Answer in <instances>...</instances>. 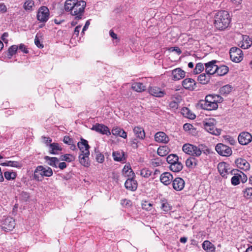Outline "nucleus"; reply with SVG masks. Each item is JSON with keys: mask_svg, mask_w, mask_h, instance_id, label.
Instances as JSON below:
<instances>
[{"mask_svg": "<svg viewBox=\"0 0 252 252\" xmlns=\"http://www.w3.org/2000/svg\"><path fill=\"white\" fill-rule=\"evenodd\" d=\"M178 160H179V158L175 154H170L166 158V161L170 165H172Z\"/></svg>", "mask_w": 252, "mask_h": 252, "instance_id": "37998d69", "label": "nucleus"}, {"mask_svg": "<svg viewBox=\"0 0 252 252\" xmlns=\"http://www.w3.org/2000/svg\"><path fill=\"white\" fill-rule=\"evenodd\" d=\"M169 50L172 52H176L178 55H180L182 53V51L178 47H171Z\"/></svg>", "mask_w": 252, "mask_h": 252, "instance_id": "69168bd1", "label": "nucleus"}, {"mask_svg": "<svg viewBox=\"0 0 252 252\" xmlns=\"http://www.w3.org/2000/svg\"><path fill=\"white\" fill-rule=\"evenodd\" d=\"M228 165L227 163L224 162L219 163L218 165V171L220 174L223 177L227 178V175H234L231 178V183L232 185L236 186V175L235 173V170L233 169L229 171V169L227 168Z\"/></svg>", "mask_w": 252, "mask_h": 252, "instance_id": "20e7f679", "label": "nucleus"}, {"mask_svg": "<svg viewBox=\"0 0 252 252\" xmlns=\"http://www.w3.org/2000/svg\"><path fill=\"white\" fill-rule=\"evenodd\" d=\"M183 87L187 90L192 91L196 88V82L191 78H186L182 81Z\"/></svg>", "mask_w": 252, "mask_h": 252, "instance_id": "4468645a", "label": "nucleus"}, {"mask_svg": "<svg viewBox=\"0 0 252 252\" xmlns=\"http://www.w3.org/2000/svg\"><path fill=\"white\" fill-rule=\"evenodd\" d=\"M228 71V68L225 65H221L219 67L217 66L216 74L219 76H223L226 74Z\"/></svg>", "mask_w": 252, "mask_h": 252, "instance_id": "4c0bfd02", "label": "nucleus"}, {"mask_svg": "<svg viewBox=\"0 0 252 252\" xmlns=\"http://www.w3.org/2000/svg\"><path fill=\"white\" fill-rule=\"evenodd\" d=\"M63 141L64 143L68 145H71L73 143V139L68 136H64Z\"/></svg>", "mask_w": 252, "mask_h": 252, "instance_id": "13d9d810", "label": "nucleus"}, {"mask_svg": "<svg viewBox=\"0 0 252 252\" xmlns=\"http://www.w3.org/2000/svg\"><path fill=\"white\" fill-rule=\"evenodd\" d=\"M204 69V65L202 63H198L196 64L195 68L193 70V73L195 74L201 73Z\"/></svg>", "mask_w": 252, "mask_h": 252, "instance_id": "a18cd8bd", "label": "nucleus"}, {"mask_svg": "<svg viewBox=\"0 0 252 252\" xmlns=\"http://www.w3.org/2000/svg\"><path fill=\"white\" fill-rule=\"evenodd\" d=\"M86 154L87 153L80 154L79 156V159L81 165L85 167H88L90 165L89 161V156L90 155Z\"/></svg>", "mask_w": 252, "mask_h": 252, "instance_id": "bb28decb", "label": "nucleus"}, {"mask_svg": "<svg viewBox=\"0 0 252 252\" xmlns=\"http://www.w3.org/2000/svg\"><path fill=\"white\" fill-rule=\"evenodd\" d=\"M131 88L137 92H142L146 90V86L140 82H135L131 85Z\"/></svg>", "mask_w": 252, "mask_h": 252, "instance_id": "c85d7f7f", "label": "nucleus"}, {"mask_svg": "<svg viewBox=\"0 0 252 252\" xmlns=\"http://www.w3.org/2000/svg\"><path fill=\"white\" fill-rule=\"evenodd\" d=\"M155 140L159 143H167L169 141V138L163 132L159 131L155 134Z\"/></svg>", "mask_w": 252, "mask_h": 252, "instance_id": "aec40b11", "label": "nucleus"}, {"mask_svg": "<svg viewBox=\"0 0 252 252\" xmlns=\"http://www.w3.org/2000/svg\"><path fill=\"white\" fill-rule=\"evenodd\" d=\"M4 176L6 179L10 180L14 179L16 177V174L15 172L6 171L4 173Z\"/></svg>", "mask_w": 252, "mask_h": 252, "instance_id": "de8ad7c7", "label": "nucleus"}, {"mask_svg": "<svg viewBox=\"0 0 252 252\" xmlns=\"http://www.w3.org/2000/svg\"><path fill=\"white\" fill-rule=\"evenodd\" d=\"M49 153L53 155H58L59 151L62 150V148L57 143H53L49 145Z\"/></svg>", "mask_w": 252, "mask_h": 252, "instance_id": "393cba45", "label": "nucleus"}, {"mask_svg": "<svg viewBox=\"0 0 252 252\" xmlns=\"http://www.w3.org/2000/svg\"><path fill=\"white\" fill-rule=\"evenodd\" d=\"M244 196L247 199H252V188H249L243 191Z\"/></svg>", "mask_w": 252, "mask_h": 252, "instance_id": "09e8293b", "label": "nucleus"}, {"mask_svg": "<svg viewBox=\"0 0 252 252\" xmlns=\"http://www.w3.org/2000/svg\"><path fill=\"white\" fill-rule=\"evenodd\" d=\"M161 208L165 211L168 212L171 209V207L166 200H162L161 202Z\"/></svg>", "mask_w": 252, "mask_h": 252, "instance_id": "49530a36", "label": "nucleus"}, {"mask_svg": "<svg viewBox=\"0 0 252 252\" xmlns=\"http://www.w3.org/2000/svg\"><path fill=\"white\" fill-rule=\"evenodd\" d=\"M152 172L147 168H144L140 171V175L144 178H148L151 175Z\"/></svg>", "mask_w": 252, "mask_h": 252, "instance_id": "864d4df0", "label": "nucleus"}, {"mask_svg": "<svg viewBox=\"0 0 252 252\" xmlns=\"http://www.w3.org/2000/svg\"><path fill=\"white\" fill-rule=\"evenodd\" d=\"M183 166L181 162L178 160V161L170 165L169 169L174 172H179L183 169Z\"/></svg>", "mask_w": 252, "mask_h": 252, "instance_id": "473e14b6", "label": "nucleus"}, {"mask_svg": "<svg viewBox=\"0 0 252 252\" xmlns=\"http://www.w3.org/2000/svg\"><path fill=\"white\" fill-rule=\"evenodd\" d=\"M95 159L99 163H102L104 161V157L103 154L100 153H97L96 154Z\"/></svg>", "mask_w": 252, "mask_h": 252, "instance_id": "4d7b16f0", "label": "nucleus"}, {"mask_svg": "<svg viewBox=\"0 0 252 252\" xmlns=\"http://www.w3.org/2000/svg\"><path fill=\"white\" fill-rule=\"evenodd\" d=\"M237 140L242 145H246L251 142L252 135L248 132H243L239 134Z\"/></svg>", "mask_w": 252, "mask_h": 252, "instance_id": "9b49d317", "label": "nucleus"}, {"mask_svg": "<svg viewBox=\"0 0 252 252\" xmlns=\"http://www.w3.org/2000/svg\"><path fill=\"white\" fill-rule=\"evenodd\" d=\"M91 129L102 134L108 136L111 134V132L108 126L103 124L97 123L93 125Z\"/></svg>", "mask_w": 252, "mask_h": 252, "instance_id": "9d476101", "label": "nucleus"}, {"mask_svg": "<svg viewBox=\"0 0 252 252\" xmlns=\"http://www.w3.org/2000/svg\"><path fill=\"white\" fill-rule=\"evenodd\" d=\"M133 131L137 138L140 139H144L145 137V133L144 129L142 127L135 126L133 128Z\"/></svg>", "mask_w": 252, "mask_h": 252, "instance_id": "a878e982", "label": "nucleus"}, {"mask_svg": "<svg viewBox=\"0 0 252 252\" xmlns=\"http://www.w3.org/2000/svg\"><path fill=\"white\" fill-rule=\"evenodd\" d=\"M53 175L52 169L48 167L42 165L38 166L34 170L33 178L38 181H42L44 177H51Z\"/></svg>", "mask_w": 252, "mask_h": 252, "instance_id": "7ed1b4c3", "label": "nucleus"}, {"mask_svg": "<svg viewBox=\"0 0 252 252\" xmlns=\"http://www.w3.org/2000/svg\"><path fill=\"white\" fill-rule=\"evenodd\" d=\"M248 181L247 175L243 172L237 169V186L241 183L244 184Z\"/></svg>", "mask_w": 252, "mask_h": 252, "instance_id": "2f4dec72", "label": "nucleus"}, {"mask_svg": "<svg viewBox=\"0 0 252 252\" xmlns=\"http://www.w3.org/2000/svg\"><path fill=\"white\" fill-rule=\"evenodd\" d=\"M18 50V46L17 45H12L11 46L8 50V56H10V58L13 55H14Z\"/></svg>", "mask_w": 252, "mask_h": 252, "instance_id": "603ef678", "label": "nucleus"}, {"mask_svg": "<svg viewBox=\"0 0 252 252\" xmlns=\"http://www.w3.org/2000/svg\"><path fill=\"white\" fill-rule=\"evenodd\" d=\"M217 61L213 60L205 63V71L207 74L212 75L216 73L217 65L216 64Z\"/></svg>", "mask_w": 252, "mask_h": 252, "instance_id": "f8f14e48", "label": "nucleus"}, {"mask_svg": "<svg viewBox=\"0 0 252 252\" xmlns=\"http://www.w3.org/2000/svg\"><path fill=\"white\" fill-rule=\"evenodd\" d=\"M33 5L34 2L32 0H26L24 7L26 10H31Z\"/></svg>", "mask_w": 252, "mask_h": 252, "instance_id": "3c124183", "label": "nucleus"}, {"mask_svg": "<svg viewBox=\"0 0 252 252\" xmlns=\"http://www.w3.org/2000/svg\"><path fill=\"white\" fill-rule=\"evenodd\" d=\"M223 98L217 94L207 95L204 100H200L198 103L200 107L204 110L211 111L218 108V103H221Z\"/></svg>", "mask_w": 252, "mask_h": 252, "instance_id": "f257e3e1", "label": "nucleus"}, {"mask_svg": "<svg viewBox=\"0 0 252 252\" xmlns=\"http://www.w3.org/2000/svg\"><path fill=\"white\" fill-rule=\"evenodd\" d=\"M182 149L185 153L193 157H198L202 154L201 149L199 147L192 144H185Z\"/></svg>", "mask_w": 252, "mask_h": 252, "instance_id": "0eeeda50", "label": "nucleus"}, {"mask_svg": "<svg viewBox=\"0 0 252 252\" xmlns=\"http://www.w3.org/2000/svg\"><path fill=\"white\" fill-rule=\"evenodd\" d=\"M112 133L115 136H119L124 139L127 138L126 132L122 128L118 126H115L112 129Z\"/></svg>", "mask_w": 252, "mask_h": 252, "instance_id": "4be33fe9", "label": "nucleus"}, {"mask_svg": "<svg viewBox=\"0 0 252 252\" xmlns=\"http://www.w3.org/2000/svg\"><path fill=\"white\" fill-rule=\"evenodd\" d=\"M142 208L146 210H150L152 207V204L148 202L145 201L142 203Z\"/></svg>", "mask_w": 252, "mask_h": 252, "instance_id": "bf43d9fd", "label": "nucleus"}, {"mask_svg": "<svg viewBox=\"0 0 252 252\" xmlns=\"http://www.w3.org/2000/svg\"><path fill=\"white\" fill-rule=\"evenodd\" d=\"M7 8L3 3H0V12L5 13L7 12Z\"/></svg>", "mask_w": 252, "mask_h": 252, "instance_id": "e2e57ef3", "label": "nucleus"}, {"mask_svg": "<svg viewBox=\"0 0 252 252\" xmlns=\"http://www.w3.org/2000/svg\"><path fill=\"white\" fill-rule=\"evenodd\" d=\"M19 50H21V51H22L24 53L27 54L29 52V51H28V49L26 48L25 45H24L23 44H21L19 45Z\"/></svg>", "mask_w": 252, "mask_h": 252, "instance_id": "774afa93", "label": "nucleus"}, {"mask_svg": "<svg viewBox=\"0 0 252 252\" xmlns=\"http://www.w3.org/2000/svg\"><path fill=\"white\" fill-rule=\"evenodd\" d=\"M237 55H239V57H237V63H239V62H240L243 60V53L241 49H238V48H237Z\"/></svg>", "mask_w": 252, "mask_h": 252, "instance_id": "680f3d73", "label": "nucleus"}, {"mask_svg": "<svg viewBox=\"0 0 252 252\" xmlns=\"http://www.w3.org/2000/svg\"><path fill=\"white\" fill-rule=\"evenodd\" d=\"M238 168L247 171L250 169V164L245 159H237V169Z\"/></svg>", "mask_w": 252, "mask_h": 252, "instance_id": "b1692460", "label": "nucleus"}, {"mask_svg": "<svg viewBox=\"0 0 252 252\" xmlns=\"http://www.w3.org/2000/svg\"><path fill=\"white\" fill-rule=\"evenodd\" d=\"M157 153L159 156H165L169 153V148L166 146H160L158 148Z\"/></svg>", "mask_w": 252, "mask_h": 252, "instance_id": "79ce46f5", "label": "nucleus"}, {"mask_svg": "<svg viewBox=\"0 0 252 252\" xmlns=\"http://www.w3.org/2000/svg\"><path fill=\"white\" fill-rule=\"evenodd\" d=\"M62 160L71 162L75 159V157L70 154H65L61 156Z\"/></svg>", "mask_w": 252, "mask_h": 252, "instance_id": "8fccbe9b", "label": "nucleus"}, {"mask_svg": "<svg viewBox=\"0 0 252 252\" xmlns=\"http://www.w3.org/2000/svg\"><path fill=\"white\" fill-rule=\"evenodd\" d=\"M7 166L14 167H19L20 168L22 166V164L18 162L15 161H7Z\"/></svg>", "mask_w": 252, "mask_h": 252, "instance_id": "6e6d98bb", "label": "nucleus"}, {"mask_svg": "<svg viewBox=\"0 0 252 252\" xmlns=\"http://www.w3.org/2000/svg\"><path fill=\"white\" fill-rule=\"evenodd\" d=\"M214 18L215 27L220 30H223L227 28L231 21L229 13L225 10L218 12Z\"/></svg>", "mask_w": 252, "mask_h": 252, "instance_id": "f03ea898", "label": "nucleus"}, {"mask_svg": "<svg viewBox=\"0 0 252 252\" xmlns=\"http://www.w3.org/2000/svg\"><path fill=\"white\" fill-rule=\"evenodd\" d=\"M125 186L126 189L131 191H134L137 188V183L136 180L133 179V177H131L126 180Z\"/></svg>", "mask_w": 252, "mask_h": 252, "instance_id": "f3484780", "label": "nucleus"}, {"mask_svg": "<svg viewBox=\"0 0 252 252\" xmlns=\"http://www.w3.org/2000/svg\"><path fill=\"white\" fill-rule=\"evenodd\" d=\"M203 249L208 252H214L215 251V247L209 241L206 240L202 243Z\"/></svg>", "mask_w": 252, "mask_h": 252, "instance_id": "cd10ccee", "label": "nucleus"}, {"mask_svg": "<svg viewBox=\"0 0 252 252\" xmlns=\"http://www.w3.org/2000/svg\"><path fill=\"white\" fill-rule=\"evenodd\" d=\"M121 204L125 206H130L131 201L129 200L125 199L121 200Z\"/></svg>", "mask_w": 252, "mask_h": 252, "instance_id": "0e129e2a", "label": "nucleus"}, {"mask_svg": "<svg viewBox=\"0 0 252 252\" xmlns=\"http://www.w3.org/2000/svg\"><path fill=\"white\" fill-rule=\"evenodd\" d=\"M232 90V88L229 85H225L220 88L219 91L221 95H227L229 94Z\"/></svg>", "mask_w": 252, "mask_h": 252, "instance_id": "a19ab883", "label": "nucleus"}, {"mask_svg": "<svg viewBox=\"0 0 252 252\" xmlns=\"http://www.w3.org/2000/svg\"><path fill=\"white\" fill-rule=\"evenodd\" d=\"M49 10L46 6L41 7L38 11L37 18L41 22H46L49 19Z\"/></svg>", "mask_w": 252, "mask_h": 252, "instance_id": "1a4fd4ad", "label": "nucleus"}, {"mask_svg": "<svg viewBox=\"0 0 252 252\" xmlns=\"http://www.w3.org/2000/svg\"><path fill=\"white\" fill-rule=\"evenodd\" d=\"M230 58L231 60L236 63V47H232L229 51Z\"/></svg>", "mask_w": 252, "mask_h": 252, "instance_id": "c03bdc74", "label": "nucleus"}, {"mask_svg": "<svg viewBox=\"0 0 252 252\" xmlns=\"http://www.w3.org/2000/svg\"><path fill=\"white\" fill-rule=\"evenodd\" d=\"M172 74L174 80H179L185 76V72L180 68L174 69L172 71Z\"/></svg>", "mask_w": 252, "mask_h": 252, "instance_id": "5701e85b", "label": "nucleus"}, {"mask_svg": "<svg viewBox=\"0 0 252 252\" xmlns=\"http://www.w3.org/2000/svg\"><path fill=\"white\" fill-rule=\"evenodd\" d=\"M204 129L208 132L215 135L220 134L221 130L215 126V121L214 119H209L203 122Z\"/></svg>", "mask_w": 252, "mask_h": 252, "instance_id": "423d86ee", "label": "nucleus"}, {"mask_svg": "<svg viewBox=\"0 0 252 252\" xmlns=\"http://www.w3.org/2000/svg\"><path fill=\"white\" fill-rule=\"evenodd\" d=\"M182 100L181 96L178 95L174 99L169 103V107L173 109H177L179 107V103Z\"/></svg>", "mask_w": 252, "mask_h": 252, "instance_id": "f704fd0d", "label": "nucleus"}, {"mask_svg": "<svg viewBox=\"0 0 252 252\" xmlns=\"http://www.w3.org/2000/svg\"><path fill=\"white\" fill-rule=\"evenodd\" d=\"M223 138L226 143L231 145H234L235 143L234 139L230 135H225L223 136Z\"/></svg>", "mask_w": 252, "mask_h": 252, "instance_id": "5fc2aeb1", "label": "nucleus"}, {"mask_svg": "<svg viewBox=\"0 0 252 252\" xmlns=\"http://www.w3.org/2000/svg\"><path fill=\"white\" fill-rule=\"evenodd\" d=\"M181 113L184 117L191 120L194 119L196 117L195 114L187 107H184L182 109Z\"/></svg>", "mask_w": 252, "mask_h": 252, "instance_id": "c756f323", "label": "nucleus"}, {"mask_svg": "<svg viewBox=\"0 0 252 252\" xmlns=\"http://www.w3.org/2000/svg\"><path fill=\"white\" fill-rule=\"evenodd\" d=\"M44 159L47 162V164L52 167H57V164L59 162V159L56 157H50L49 156H45Z\"/></svg>", "mask_w": 252, "mask_h": 252, "instance_id": "7c9ffc66", "label": "nucleus"}, {"mask_svg": "<svg viewBox=\"0 0 252 252\" xmlns=\"http://www.w3.org/2000/svg\"><path fill=\"white\" fill-rule=\"evenodd\" d=\"M34 43L37 47L39 48H43V45L40 43L39 38L38 37V34H37L35 36L34 39Z\"/></svg>", "mask_w": 252, "mask_h": 252, "instance_id": "052dcab7", "label": "nucleus"}, {"mask_svg": "<svg viewBox=\"0 0 252 252\" xmlns=\"http://www.w3.org/2000/svg\"><path fill=\"white\" fill-rule=\"evenodd\" d=\"M215 150L220 155L224 157L230 156L232 153L230 147L222 143L217 144Z\"/></svg>", "mask_w": 252, "mask_h": 252, "instance_id": "6e6552de", "label": "nucleus"}, {"mask_svg": "<svg viewBox=\"0 0 252 252\" xmlns=\"http://www.w3.org/2000/svg\"><path fill=\"white\" fill-rule=\"evenodd\" d=\"M123 173L125 176L129 178L133 177L134 173L131 168L127 165H125L123 169Z\"/></svg>", "mask_w": 252, "mask_h": 252, "instance_id": "58836bf2", "label": "nucleus"}, {"mask_svg": "<svg viewBox=\"0 0 252 252\" xmlns=\"http://www.w3.org/2000/svg\"><path fill=\"white\" fill-rule=\"evenodd\" d=\"M77 146L79 150L81 151L82 153L81 154L87 153L86 155H90V146L86 140L81 138V141L77 143Z\"/></svg>", "mask_w": 252, "mask_h": 252, "instance_id": "2eb2a0df", "label": "nucleus"}, {"mask_svg": "<svg viewBox=\"0 0 252 252\" xmlns=\"http://www.w3.org/2000/svg\"><path fill=\"white\" fill-rule=\"evenodd\" d=\"M16 225L15 220L11 217L6 218L3 223V228L5 231H11Z\"/></svg>", "mask_w": 252, "mask_h": 252, "instance_id": "ddd939ff", "label": "nucleus"}, {"mask_svg": "<svg viewBox=\"0 0 252 252\" xmlns=\"http://www.w3.org/2000/svg\"><path fill=\"white\" fill-rule=\"evenodd\" d=\"M173 177L172 174L169 172H164L160 176V180L161 183L165 185H168L171 183L173 180Z\"/></svg>", "mask_w": 252, "mask_h": 252, "instance_id": "412c9836", "label": "nucleus"}, {"mask_svg": "<svg viewBox=\"0 0 252 252\" xmlns=\"http://www.w3.org/2000/svg\"><path fill=\"white\" fill-rule=\"evenodd\" d=\"M183 128L186 131H189L193 128V126L191 124L186 123L184 125Z\"/></svg>", "mask_w": 252, "mask_h": 252, "instance_id": "338daca9", "label": "nucleus"}, {"mask_svg": "<svg viewBox=\"0 0 252 252\" xmlns=\"http://www.w3.org/2000/svg\"><path fill=\"white\" fill-rule=\"evenodd\" d=\"M210 79V75H206L205 73H202L198 77V80L202 84H207L209 82Z\"/></svg>", "mask_w": 252, "mask_h": 252, "instance_id": "e433bc0d", "label": "nucleus"}, {"mask_svg": "<svg viewBox=\"0 0 252 252\" xmlns=\"http://www.w3.org/2000/svg\"><path fill=\"white\" fill-rule=\"evenodd\" d=\"M77 0H66L64 4V9L66 11H70L71 12L74 5Z\"/></svg>", "mask_w": 252, "mask_h": 252, "instance_id": "ea45409f", "label": "nucleus"}, {"mask_svg": "<svg viewBox=\"0 0 252 252\" xmlns=\"http://www.w3.org/2000/svg\"><path fill=\"white\" fill-rule=\"evenodd\" d=\"M241 37L242 39L241 42L238 44L241 48L243 49H248L252 44V41L250 39L248 35H243L240 34Z\"/></svg>", "mask_w": 252, "mask_h": 252, "instance_id": "a211bd4d", "label": "nucleus"}, {"mask_svg": "<svg viewBox=\"0 0 252 252\" xmlns=\"http://www.w3.org/2000/svg\"><path fill=\"white\" fill-rule=\"evenodd\" d=\"M149 92L151 95L158 97H163L165 94V92L157 87H151L149 88Z\"/></svg>", "mask_w": 252, "mask_h": 252, "instance_id": "6ab92c4d", "label": "nucleus"}, {"mask_svg": "<svg viewBox=\"0 0 252 252\" xmlns=\"http://www.w3.org/2000/svg\"><path fill=\"white\" fill-rule=\"evenodd\" d=\"M112 156L114 160L117 161H122L124 158V153L123 151L113 152Z\"/></svg>", "mask_w": 252, "mask_h": 252, "instance_id": "c9c22d12", "label": "nucleus"}, {"mask_svg": "<svg viewBox=\"0 0 252 252\" xmlns=\"http://www.w3.org/2000/svg\"><path fill=\"white\" fill-rule=\"evenodd\" d=\"M86 5V3L84 0H76L71 11V14L75 16V19L80 20L82 18Z\"/></svg>", "mask_w": 252, "mask_h": 252, "instance_id": "39448f33", "label": "nucleus"}, {"mask_svg": "<svg viewBox=\"0 0 252 252\" xmlns=\"http://www.w3.org/2000/svg\"><path fill=\"white\" fill-rule=\"evenodd\" d=\"M185 181L181 178H176L172 182L173 189L177 191L182 190L185 187Z\"/></svg>", "mask_w": 252, "mask_h": 252, "instance_id": "dca6fc26", "label": "nucleus"}, {"mask_svg": "<svg viewBox=\"0 0 252 252\" xmlns=\"http://www.w3.org/2000/svg\"><path fill=\"white\" fill-rule=\"evenodd\" d=\"M197 160L193 157H189L186 161V166L190 168L196 167L197 165Z\"/></svg>", "mask_w": 252, "mask_h": 252, "instance_id": "72a5a7b5", "label": "nucleus"}]
</instances>
